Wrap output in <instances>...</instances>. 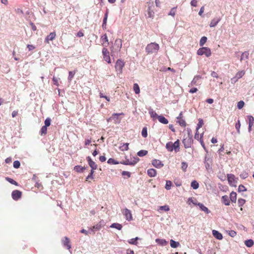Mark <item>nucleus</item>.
Instances as JSON below:
<instances>
[{
    "instance_id": "nucleus-34",
    "label": "nucleus",
    "mask_w": 254,
    "mask_h": 254,
    "mask_svg": "<svg viewBox=\"0 0 254 254\" xmlns=\"http://www.w3.org/2000/svg\"><path fill=\"white\" fill-rule=\"evenodd\" d=\"M245 244L248 247L250 248L254 245V241L252 239H249V240H246L245 242Z\"/></svg>"
},
{
    "instance_id": "nucleus-14",
    "label": "nucleus",
    "mask_w": 254,
    "mask_h": 254,
    "mask_svg": "<svg viewBox=\"0 0 254 254\" xmlns=\"http://www.w3.org/2000/svg\"><path fill=\"white\" fill-rule=\"evenodd\" d=\"M87 160L88 162L89 165L91 168L92 170L94 171V170H96L97 168V166L95 162L92 160L90 157L88 156L87 157Z\"/></svg>"
},
{
    "instance_id": "nucleus-48",
    "label": "nucleus",
    "mask_w": 254,
    "mask_h": 254,
    "mask_svg": "<svg viewBox=\"0 0 254 254\" xmlns=\"http://www.w3.org/2000/svg\"><path fill=\"white\" fill-rule=\"evenodd\" d=\"M203 124V121L202 119H199L198 120V123L197 125L196 129L198 130L200 127H202Z\"/></svg>"
},
{
    "instance_id": "nucleus-40",
    "label": "nucleus",
    "mask_w": 254,
    "mask_h": 254,
    "mask_svg": "<svg viewBox=\"0 0 254 254\" xmlns=\"http://www.w3.org/2000/svg\"><path fill=\"white\" fill-rule=\"evenodd\" d=\"M207 40V38L205 36H203L200 39V40L199 41V45L200 46H202L206 42Z\"/></svg>"
},
{
    "instance_id": "nucleus-12",
    "label": "nucleus",
    "mask_w": 254,
    "mask_h": 254,
    "mask_svg": "<svg viewBox=\"0 0 254 254\" xmlns=\"http://www.w3.org/2000/svg\"><path fill=\"white\" fill-rule=\"evenodd\" d=\"M21 192L18 190H15L12 192V197L14 200H17L21 197Z\"/></svg>"
},
{
    "instance_id": "nucleus-7",
    "label": "nucleus",
    "mask_w": 254,
    "mask_h": 254,
    "mask_svg": "<svg viewBox=\"0 0 254 254\" xmlns=\"http://www.w3.org/2000/svg\"><path fill=\"white\" fill-rule=\"evenodd\" d=\"M102 54L104 60L108 63H111V59L110 57L109 52L106 48H104L102 50Z\"/></svg>"
},
{
    "instance_id": "nucleus-59",
    "label": "nucleus",
    "mask_w": 254,
    "mask_h": 254,
    "mask_svg": "<svg viewBox=\"0 0 254 254\" xmlns=\"http://www.w3.org/2000/svg\"><path fill=\"white\" fill-rule=\"evenodd\" d=\"M240 177L243 179H245L248 177V174L246 172H243L240 175Z\"/></svg>"
},
{
    "instance_id": "nucleus-63",
    "label": "nucleus",
    "mask_w": 254,
    "mask_h": 254,
    "mask_svg": "<svg viewBox=\"0 0 254 254\" xmlns=\"http://www.w3.org/2000/svg\"><path fill=\"white\" fill-rule=\"evenodd\" d=\"M6 180L11 184L17 185V182L13 180V179L9 178H6Z\"/></svg>"
},
{
    "instance_id": "nucleus-10",
    "label": "nucleus",
    "mask_w": 254,
    "mask_h": 254,
    "mask_svg": "<svg viewBox=\"0 0 254 254\" xmlns=\"http://www.w3.org/2000/svg\"><path fill=\"white\" fill-rule=\"evenodd\" d=\"M192 142V140L190 137H187L184 138L183 140V143L186 148H190L191 147Z\"/></svg>"
},
{
    "instance_id": "nucleus-1",
    "label": "nucleus",
    "mask_w": 254,
    "mask_h": 254,
    "mask_svg": "<svg viewBox=\"0 0 254 254\" xmlns=\"http://www.w3.org/2000/svg\"><path fill=\"white\" fill-rule=\"evenodd\" d=\"M159 49V45L155 43H151L148 44L146 47V52L148 54L156 53Z\"/></svg>"
},
{
    "instance_id": "nucleus-37",
    "label": "nucleus",
    "mask_w": 254,
    "mask_h": 254,
    "mask_svg": "<svg viewBox=\"0 0 254 254\" xmlns=\"http://www.w3.org/2000/svg\"><path fill=\"white\" fill-rule=\"evenodd\" d=\"M133 88L135 94H138L140 93V88L138 85L137 83H134L133 84Z\"/></svg>"
},
{
    "instance_id": "nucleus-50",
    "label": "nucleus",
    "mask_w": 254,
    "mask_h": 254,
    "mask_svg": "<svg viewBox=\"0 0 254 254\" xmlns=\"http://www.w3.org/2000/svg\"><path fill=\"white\" fill-rule=\"evenodd\" d=\"M75 73V71H70L69 72V75H68V80L71 81L72 80Z\"/></svg>"
},
{
    "instance_id": "nucleus-47",
    "label": "nucleus",
    "mask_w": 254,
    "mask_h": 254,
    "mask_svg": "<svg viewBox=\"0 0 254 254\" xmlns=\"http://www.w3.org/2000/svg\"><path fill=\"white\" fill-rule=\"evenodd\" d=\"M107 163L110 164H118L119 163L113 158L108 159Z\"/></svg>"
},
{
    "instance_id": "nucleus-52",
    "label": "nucleus",
    "mask_w": 254,
    "mask_h": 254,
    "mask_svg": "<svg viewBox=\"0 0 254 254\" xmlns=\"http://www.w3.org/2000/svg\"><path fill=\"white\" fill-rule=\"evenodd\" d=\"M176 7H174L173 8H172L170 12L169 13L168 15H171L172 16H174L175 14H176Z\"/></svg>"
},
{
    "instance_id": "nucleus-4",
    "label": "nucleus",
    "mask_w": 254,
    "mask_h": 254,
    "mask_svg": "<svg viewBox=\"0 0 254 254\" xmlns=\"http://www.w3.org/2000/svg\"><path fill=\"white\" fill-rule=\"evenodd\" d=\"M122 47V41L120 39H117L116 40L111 51L112 52H120Z\"/></svg>"
},
{
    "instance_id": "nucleus-60",
    "label": "nucleus",
    "mask_w": 254,
    "mask_h": 254,
    "mask_svg": "<svg viewBox=\"0 0 254 254\" xmlns=\"http://www.w3.org/2000/svg\"><path fill=\"white\" fill-rule=\"evenodd\" d=\"M141 134H142V136L144 137H146L147 136V131L146 128L144 127L142 129V132H141Z\"/></svg>"
},
{
    "instance_id": "nucleus-62",
    "label": "nucleus",
    "mask_w": 254,
    "mask_h": 254,
    "mask_svg": "<svg viewBox=\"0 0 254 254\" xmlns=\"http://www.w3.org/2000/svg\"><path fill=\"white\" fill-rule=\"evenodd\" d=\"M188 167V164L187 163L183 162L182 163V169L183 171H186Z\"/></svg>"
},
{
    "instance_id": "nucleus-16",
    "label": "nucleus",
    "mask_w": 254,
    "mask_h": 254,
    "mask_svg": "<svg viewBox=\"0 0 254 254\" xmlns=\"http://www.w3.org/2000/svg\"><path fill=\"white\" fill-rule=\"evenodd\" d=\"M212 234L213 236L218 240H220L223 239V236L222 234L217 230H213L212 231Z\"/></svg>"
},
{
    "instance_id": "nucleus-26",
    "label": "nucleus",
    "mask_w": 254,
    "mask_h": 254,
    "mask_svg": "<svg viewBox=\"0 0 254 254\" xmlns=\"http://www.w3.org/2000/svg\"><path fill=\"white\" fill-rule=\"evenodd\" d=\"M179 145L180 143L179 140H177L174 143H173V150L174 149L175 152L179 151Z\"/></svg>"
},
{
    "instance_id": "nucleus-61",
    "label": "nucleus",
    "mask_w": 254,
    "mask_h": 254,
    "mask_svg": "<svg viewBox=\"0 0 254 254\" xmlns=\"http://www.w3.org/2000/svg\"><path fill=\"white\" fill-rule=\"evenodd\" d=\"M238 190L239 191H245L247 190V189L246 188L242 185H241L239 186L238 188Z\"/></svg>"
},
{
    "instance_id": "nucleus-28",
    "label": "nucleus",
    "mask_w": 254,
    "mask_h": 254,
    "mask_svg": "<svg viewBox=\"0 0 254 254\" xmlns=\"http://www.w3.org/2000/svg\"><path fill=\"white\" fill-rule=\"evenodd\" d=\"M110 227L117 229L119 230H121L123 227H122V225L119 223H113L110 226Z\"/></svg>"
},
{
    "instance_id": "nucleus-32",
    "label": "nucleus",
    "mask_w": 254,
    "mask_h": 254,
    "mask_svg": "<svg viewBox=\"0 0 254 254\" xmlns=\"http://www.w3.org/2000/svg\"><path fill=\"white\" fill-rule=\"evenodd\" d=\"M249 55V54L247 52H245L243 53L240 58V61H242L243 60H246L248 59Z\"/></svg>"
},
{
    "instance_id": "nucleus-54",
    "label": "nucleus",
    "mask_w": 254,
    "mask_h": 254,
    "mask_svg": "<svg viewBox=\"0 0 254 254\" xmlns=\"http://www.w3.org/2000/svg\"><path fill=\"white\" fill-rule=\"evenodd\" d=\"M244 101H240L239 102H238V104H237V107L239 109H242L244 106Z\"/></svg>"
},
{
    "instance_id": "nucleus-33",
    "label": "nucleus",
    "mask_w": 254,
    "mask_h": 254,
    "mask_svg": "<svg viewBox=\"0 0 254 254\" xmlns=\"http://www.w3.org/2000/svg\"><path fill=\"white\" fill-rule=\"evenodd\" d=\"M170 210L169 206L167 205H165L163 206H159L158 211H160L161 210H164L165 211H168Z\"/></svg>"
},
{
    "instance_id": "nucleus-6",
    "label": "nucleus",
    "mask_w": 254,
    "mask_h": 254,
    "mask_svg": "<svg viewBox=\"0 0 254 254\" xmlns=\"http://www.w3.org/2000/svg\"><path fill=\"white\" fill-rule=\"evenodd\" d=\"M123 214L125 216L126 219L128 221L132 220L133 218L131 211L127 208L124 209L122 210Z\"/></svg>"
},
{
    "instance_id": "nucleus-43",
    "label": "nucleus",
    "mask_w": 254,
    "mask_h": 254,
    "mask_svg": "<svg viewBox=\"0 0 254 254\" xmlns=\"http://www.w3.org/2000/svg\"><path fill=\"white\" fill-rule=\"evenodd\" d=\"M101 41L103 42V43H107V44L108 45L109 44V42H108V37H107V34H105L104 35H103L102 37H101Z\"/></svg>"
},
{
    "instance_id": "nucleus-56",
    "label": "nucleus",
    "mask_w": 254,
    "mask_h": 254,
    "mask_svg": "<svg viewBox=\"0 0 254 254\" xmlns=\"http://www.w3.org/2000/svg\"><path fill=\"white\" fill-rule=\"evenodd\" d=\"M249 125L253 126L254 123V118L252 116H249Z\"/></svg>"
},
{
    "instance_id": "nucleus-18",
    "label": "nucleus",
    "mask_w": 254,
    "mask_h": 254,
    "mask_svg": "<svg viewBox=\"0 0 254 254\" xmlns=\"http://www.w3.org/2000/svg\"><path fill=\"white\" fill-rule=\"evenodd\" d=\"M155 241L158 245L161 246H165L168 243V242L165 239H156Z\"/></svg>"
},
{
    "instance_id": "nucleus-36",
    "label": "nucleus",
    "mask_w": 254,
    "mask_h": 254,
    "mask_svg": "<svg viewBox=\"0 0 254 254\" xmlns=\"http://www.w3.org/2000/svg\"><path fill=\"white\" fill-rule=\"evenodd\" d=\"M148 153L147 150H141L137 152V155L139 157H143L145 156Z\"/></svg>"
},
{
    "instance_id": "nucleus-20",
    "label": "nucleus",
    "mask_w": 254,
    "mask_h": 254,
    "mask_svg": "<svg viewBox=\"0 0 254 254\" xmlns=\"http://www.w3.org/2000/svg\"><path fill=\"white\" fill-rule=\"evenodd\" d=\"M197 205H198L200 209L202 211L205 212L207 214L210 213V211L209 210V209L206 206H205L202 203H198Z\"/></svg>"
},
{
    "instance_id": "nucleus-17",
    "label": "nucleus",
    "mask_w": 254,
    "mask_h": 254,
    "mask_svg": "<svg viewBox=\"0 0 254 254\" xmlns=\"http://www.w3.org/2000/svg\"><path fill=\"white\" fill-rule=\"evenodd\" d=\"M220 18H214L210 22L209 26L210 27H214L217 25L218 22L220 21Z\"/></svg>"
},
{
    "instance_id": "nucleus-2",
    "label": "nucleus",
    "mask_w": 254,
    "mask_h": 254,
    "mask_svg": "<svg viewBox=\"0 0 254 254\" xmlns=\"http://www.w3.org/2000/svg\"><path fill=\"white\" fill-rule=\"evenodd\" d=\"M197 54L198 55H204L206 57H209L211 55V50L209 48L207 47H202L199 48L197 51Z\"/></svg>"
},
{
    "instance_id": "nucleus-35",
    "label": "nucleus",
    "mask_w": 254,
    "mask_h": 254,
    "mask_svg": "<svg viewBox=\"0 0 254 254\" xmlns=\"http://www.w3.org/2000/svg\"><path fill=\"white\" fill-rule=\"evenodd\" d=\"M166 147L169 151L173 150V143L172 142H168L166 145Z\"/></svg>"
},
{
    "instance_id": "nucleus-9",
    "label": "nucleus",
    "mask_w": 254,
    "mask_h": 254,
    "mask_svg": "<svg viewBox=\"0 0 254 254\" xmlns=\"http://www.w3.org/2000/svg\"><path fill=\"white\" fill-rule=\"evenodd\" d=\"M105 223L103 220H101L98 223L90 228V230L94 233L95 231H98L104 225Z\"/></svg>"
},
{
    "instance_id": "nucleus-42",
    "label": "nucleus",
    "mask_w": 254,
    "mask_h": 254,
    "mask_svg": "<svg viewBox=\"0 0 254 254\" xmlns=\"http://www.w3.org/2000/svg\"><path fill=\"white\" fill-rule=\"evenodd\" d=\"M138 239H139V238L138 237L131 239L128 241V243L130 244L136 245L137 243L136 241Z\"/></svg>"
},
{
    "instance_id": "nucleus-29",
    "label": "nucleus",
    "mask_w": 254,
    "mask_h": 254,
    "mask_svg": "<svg viewBox=\"0 0 254 254\" xmlns=\"http://www.w3.org/2000/svg\"><path fill=\"white\" fill-rule=\"evenodd\" d=\"M64 246H66L67 249H70L71 248V246L69 244V240L68 238L65 237V240L63 242Z\"/></svg>"
},
{
    "instance_id": "nucleus-13",
    "label": "nucleus",
    "mask_w": 254,
    "mask_h": 254,
    "mask_svg": "<svg viewBox=\"0 0 254 254\" xmlns=\"http://www.w3.org/2000/svg\"><path fill=\"white\" fill-rule=\"evenodd\" d=\"M56 34L55 32H51L49 35H48L45 39V42L49 43L50 41H53L56 38Z\"/></svg>"
},
{
    "instance_id": "nucleus-21",
    "label": "nucleus",
    "mask_w": 254,
    "mask_h": 254,
    "mask_svg": "<svg viewBox=\"0 0 254 254\" xmlns=\"http://www.w3.org/2000/svg\"><path fill=\"white\" fill-rule=\"evenodd\" d=\"M149 113L150 115V117L152 118L153 120H155L156 119H158V117L160 115L157 114V113L154 111L153 110H150L149 111Z\"/></svg>"
},
{
    "instance_id": "nucleus-41",
    "label": "nucleus",
    "mask_w": 254,
    "mask_h": 254,
    "mask_svg": "<svg viewBox=\"0 0 254 254\" xmlns=\"http://www.w3.org/2000/svg\"><path fill=\"white\" fill-rule=\"evenodd\" d=\"M154 12L151 9V7L149 6L148 9V17L150 18H153L154 16Z\"/></svg>"
},
{
    "instance_id": "nucleus-19",
    "label": "nucleus",
    "mask_w": 254,
    "mask_h": 254,
    "mask_svg": "<svg viewBox=\"0 0 254 254\" xmlns=\"http://www.w3.org/2000/svg\"><path fill=\"white\" fill-rule=\"evenodd\" d=\"M201 78V76L200 75H196L194 77L192 80L191 81L190 83L189 84V86H192L196 84V82L198 80Z\"/></svg>"
},
{
    "instance_id": "nucleus-3",
    "label": "nucleus",
    "mask_w": 254,
    "mask_h": 254,
    "mask_svg": "<svg viewBox=\"0 0 254 254\" xmlns=\"http://www.w3.org/2000/svg\"><path fill=\"white\" fill-rule=\"evenodd\" d=\"M125 66V63L121 59L117 61L115 64V68L117 74H122L123 72V68Z\"/></svg>"
},
{
    "instance_id": "nucleus-25",
    "label": "nucleus",
    "mask_w": 254,
    "mask_h": 254,
    "mask_svg": "<svg viewBox=\"0 0 254 254\" xmlns=\"http://www.w3.org/2000/svg\"><path fill=\"white\" fill-rule=\"evenodd\" d=\"M230 199L232 202H236L237 199V193L234 191L231 192L230 194Z\"/></svg>"
},
{
    "instance_id": "nucleus-45",
    "label": "nucleus",
    "mask_w": 254,
    "mask_h": 254,
    "mask_svg": "<svg viewBox=\"0 0 254 254\" xmlns=\"http://www.w3.org/2000/svg\"><path fill=\"white\" fill-rule=\"evenodd\" d=\"M177 122L182 127H185L186 126V123L184 119H181L178 120Z\"/></svg>"
},
{
    "instance_id": "nucleus-38",
    "label": "nucleus",
    "mask_w": 254,
    "mask_h": 254,
    "mask_svg": "<svg viewBox=\"0 0 254 254\" xmlns=\"http://www.w3.org/2000/svg\"><path fill=\"white\" fill-rule=\"evenodd\" d=\"M84 169H85V167H83L80 166H76L74 167V170L77 172H81Z\"/></svg>"
},
{
    "instance_id": "nucleus-30",
    "label": "nucleus",
    "mask_w": 254,
    "mask_h": 254,
    "mask_svg": "<svg viewBox=\"0 0 254 254\" xmlns=\"http://www.w3.org/2000/svg\"><path fill=\"white\" fill-rule=\"evenodd\" d=\"M128 143H123V145L120 146V149L122 151H127L128 149Z\"/></svg>"
},
{
    "instance_id": "nucleus-51",
    "label": "nucleus",
    "mask_w": 254,
    "mask_h": 254,
    "mask_svg": "<svg viewBox=\"0 0 254 254\" xmlns=\"http://www.w3.org/2000/svg\"><path fill=\"white\" fill-rule=\"evenodd\" d=\"M51 120L50 118H47L45 121V126L49 127L51 125Z\"/></svg>"
},
{
    "instance_id": "nucleus-39",
    "label": "nucleus",
    "mask_w": 254,
    "mask_h": 254,
    "mask_svg": "<svg viewBox=\"0 0 254 254\" xmlns=\"http://www.w3.org/2000/svg\"><path fill=\"white\" fill-rule=\"evenodd\" d=\"M191 187L194 190H196L198 188L199 184L198 182L196 181H193L191 183Z\"/></svg>"
},
{
    "instance_id": "nucleus-55",
    "label": "nucleus",
    "mask_w": 254,
    "mask_h": 254,
    "mask_svg": "<svg viewBox=\"0 0 254 254\" xmlns=\"http://www.w3.org/2000/svg\"><path fill=\"white\" fill-rule=\"evenodd\" d=\"M20 166V163L19 161H14L13 162V167L16 168V169H17L18 168H19Z\"/></svg>"
},
{
    "instance_id": "nucleus-44",
    "label": "nucleus",
    "mask_w": 254,
    "mask_h": 254,
    "mask_svg": "<svg viewBox=\"0 0 254 254\" xmlns=\"http://www.w3.org/2000/svg\"><path fill=\"white\" fill-rule=\"evenodd\" d=\"M172 185V183L170 181H166V183L165 185V189L167 190H170L171 189V186Z\"/></svg>"
},
{
    "instance_id": "nucleus-64",
    "label": "nucleus",
    "mask_w": 254,
    "mask_h": 254,
    "mask_svg": "<svg viewBox=\"0 0 254 254\" xmlns=\"http://www.w3.org/2000/svg\"><path fill=\"white\" fill-rule=\"evenodd\" d=\"M228 234L232 237H234L236 235V232L234 230L229 231Z\"/></svg>"
},
{
    "instance_id": "nucleus-8",
    "label": "nucleus",
    "mask_w": 254,
    "mask_h": 254,
    "mask_svg": "<svg viewBox=\"0 0 254 254\" xmlns=\"http://www.w3.org/2000/svg\"><path fill=\"white\" fill-rule=\"evenodd\" d=\"M227 177L230 185H235L237 183L238 179L233 174H228L227 175Z\"/></svg>"
},
{
    "instance_id": "nucleus-22",
    "label": "nucleus",
    "mask_w": 254,
    "mask_h": 254,
    "mask_svg": "<svg viewBox=\"0 0 254 254\" xmlns=\"http://www.w3.org/2000/svg\"><path fill=\"white\" fill-rule=\"evenodd\" d=\"M147 174L150 177H154L156 175V171L154 169H149L147 170Z\"/></svg>"
},
{
    "instance_id": "nucleus-31",
    "label": "nucleus",
    "mask_w": 254,
    "mask_h": 254,
    "mask_svg": "<svg viewBox=\"0 0 254 254\" xmlns=\"http://www.w3.org/2000/svg\"><path fill=\"white\" fill-rule=\"evenodd\" d=\"M245 74V71L244 70L239 71L237 72L235 76L238 79L242 78Z\"/></svg>"
},
{
    "instance_id": "nucleus-5",
    "label": "nucleus",
    "mask_w": 254,
    "mask_h": 254,
    "mask_svg": "<svg viewBox=\"0 0 254 254\" xmlns=\"http://www.w3.org/2000/svg\"><path fill=\"white\" fill-rule=\"evenodd\" d=\"M139 160V159L137 157H133V159L130 160L127 159L125 161H123L120 162L121 164L126 165H132L133 166L136 164Z\"/></svg>"
},
{
    "instance_id": "nucleus-49",
    "label": "nucleus",
    "mask_w": 254,
    "mask_h": 254,
    "mask_svg": "<svg viewBox=\"0 0 254 254\" xmlns=\"http://www.w3.org/2000/svg\"><path fill=\"white\" fill-rule=\"evenodd\" d=\"M240 127H241V124L239 120L238 121V122L236 124L235 127L236 129L237 130V132L238 133H240Z\"/></svg>"
},
{
    "instance_id": "nucleus-57",
    "label": "nucleus",
    "mask_w": 254,
    "mask_h": 254,
    "mask_svg": "<svg viewBox=\"0 0 254 254\" xmlns=\"http://www.w3.org/2000/svg\"><path fill=\"white\" fill-rule=\"evenodd\" d=\"M208 159H207L206 157L204 159V164L205 166V168L207 170H209L210 168V164L207 162Z\"/></svg>"
},
{
    "instance_id": "nucleus-23",
    "label": "nucleus",
    "mask_w": 254,
    "mask_h": 254,
    "mask_svg": "<svg viewBox=\"0 0 254 254\" xmlns=\"http://www.w3.org/2000/svg\"><path fill=\"white\" fill-rule=\"evenodd\" d=\"M222 201L226 205L230 204L229 198L227 195H224L222 197Z\"/></svg>"
},
{
    "instance_id": "nucleus-15",
    "label": "nucleus",
    "mask_w": 254,
    "mask_h": 254,
    "mask_svg": "<svg viewBox=\"0 0 254 254\" xmlns=\"http://www.w3.org/2000/svg\"><path fill=\"white\" fill-rule=\"evenodd\" d=\"M152 164L157 168H161L164 165L162 162L159 160L154 159L152 161Z\"/></svg>"
},
{
    "instance_id": "nucleus-11",
    "label": "nucleus",
    "mask_w": 254,
    "mask_h": 254,
    "mask_svg": "<svg viewBox=\"0 0 254 254\" xmlns=\"http://www.w3.org/2000/svg\"><path fill=\"white\" fill-rule=\"evenodd\" d=\"M121 115H124L123 113H114L112 115V117L109 119H113L114 121L115 124H120L121 121V119L119 118V116Z\"/></svg>"
},
{
    "instance_id": "nucleus-24",
    "label": "nucleus",
    "mask_w": 254,
    "mask_h": 254,
    "mask_svg": "<svg viewBox=\"0 0 254 254\" xmlns=\"http://www.w3.org/2000/svg\"><path fill=\"white\" fill-rule=\"evenodd\" d=\"M159 122L163 124H167L168 123V120L165 118L164 116L160 115L158 119Z\"/></svg>"
},
{
    "instance_id": "nucleus-58",
    "label": "nucleus",
    "mask_w": 254,
    "mask_h": 254,
    "mask_svg": "<svg viewBox=\"0 0 254 254\" xmlns=\"http://www.w3.org/2000/svg\"><path fill=\"white\" fill-rule=\"evenodd\" d=\"M202 136H203V133H202L201 135H200V144L201 145H202V147L204 148V149L207 151V150L206 149V147L205 146V144L203 142V140L202 139Z\"/></svg>"
},
{
    "instance_id": "nucleus-46",
    "label": "nucleus",
    "mask_w": 254,
    "mask_h": 254,
    "mask_svg": "<svg viewBox=\"0 0 254 254\" xmlns=\"http://www.w3.org/2000/svg\"><path fill=\"white\" fill-rule=\"evenodd\" d=\"M47 127L44 126L42 127L41 130H40V134L41 135L46 134L47 133Z\"/></svg>"
},
{
    "instance_id": "nucleus-53",
    "label": "nucleus",
    "mask_w": 254,
    "mask_h": 254,
    "mask_svg": "<svg viewBox=\"0 0 254 254\" xmlns=\"http://www.w3.org/2000/svg\"><path fill=\"white\" fill-rule=\"evenodd\" d=\"M245 200L243 198H240L238 199V203L239 206H243L245 203Z\"/></svg>"
},
{
    "instance_id": "nucleus-27",
    "label": "nucleus",
    "mask_w": 254,
    "mask_h": 254,
    "mask_svg": "<svg viewBox=\"0 0 254 254\" xmlns=\"http://www.w3.org/2000/svg\"><path fill=\"white\" fill-rule=\"evenodd\" d=\"M170 246L173 248H176L180 246V243L178 242H176L173 240H170Z\"/></svg>"
}]
</instances>
